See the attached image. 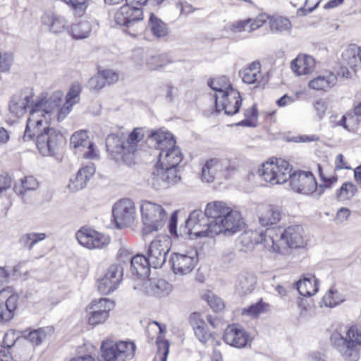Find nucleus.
I'll return each mask as SVG.
<instances>
[{
	"label": "nucleus",
	"instance_id": "4c0bfd02",
	"mask_svg": "<svg viewBox=\"0 0 361 361\" xmlns=\"http://www.w3.org/2000/svg\"><path fill=\"white\" fill-rule=\"evenodd\" d=\"M148 27L157 38L164 37L168 35L169 31L166 24L152 13H150Z\"/></svg>",
	"mask_w": 361,
	"mask_h": 361
},
{
	"label": "nucleus",
	"instance_id": "0eeeda50",
	"mask_svg": "<svg viewBox=\"0 0 361 361\" xmlns=\"http://www.w3.org/2000/svg\"><path fill=\"white\" fill-rule=\"evenodd\" d=\"M143 18L142 8L128 3L120 7L114 14L115 23L123 27V30L133 37L143 32Z\"/></svg>",
	"mask_w": 361,
	"mask_h": 361
},
{
	"label": "nucleus",
	"instance_id": "864d4df0",
	"mask_svg": "<svg viewBox=\"0 0 361 361\" xmlns=\"http://www.w3.org/2000/svg\"><path fill=\"white\" fill-rule=\"evenodd\" d=\"M319 173L320 178L322 181V183H321L319 186L318 196H320L324 192L325 189L330 188L333 184L337 182L338 177L336 176H333L329 178L324 177L322 171V168L319 165Z\"/></svg>",
	"mask_w": 361,
	"mask_h": 361
},
{
	"label": "nucleus",
	"instance_id": "0e129e2a",
	"mask_svg": "<svg viewBox=\"0 0 361 361\" xmlns=\"http://www.w3.org/2000/svg\"><path fill=\"white\" fill-rule=\"evenodd\" d=\"M12 61L11 55L6 53L2 54L0 52V72L7 71L12 63Z\"/></svg>",
	"mask_w": 361,
	"mask_h": 361
},
{
	"label": "nucleus",
	"instance_id": "72a5a7b5",
	"mask_svg": "<svg viewBox=\"0 0 361 361\" xmlns=\"http://www.w3.org/2000/svg\"><path fill=\"white\" fill-rule=\"evenodd\" d=\"M336 82V75L334 73L329 72L325 75H319L310 80L309 82V87L315 90L325 91L335 86Z\"/></svg>",
	"mask_w": 361,
	"mask_h": 361
},
{
	"label": "nucleus",
	"instance_id": "a878e982",
	"mask_svg": "<svg viewBox=\"0 0 361 361\" xmlns=\"http://www.w3.org/2000/svg\"><path fill=\"white\" fill-rule=\"evenodd\" d=\"M94 173L95 167L93 164L82 167L78 170L74 178H71L68 188L72 191L83 189Z\"/></svg>",
	"mask_w": 361,
	"mask_h": 361
},
{
	"label": "nucleus",
	"instance_id": "f257e3e1",
	"mask_svg": "<svg viewBox=\"0 0 361 361\" xmlns=\"http://www.w3.org/2000/svg\"><path fill=\"white\" fill-rule=\"evenodd\" d=\"M61 103L60 93H54L49 98L37 100L31 106L30 117L27 121L23 142L35 141L43 156L55 154L63 142V135L54 128H49V122L52 119Z\"/></svg>",
	"mask_w": 361,
	"mask_h": 361
},
{
	"label": "nucleus",
	"instance_id": "1a4fd4ad",
	"mask_svg": "<svg viewBox=\"0 0 361 361\" xmlns=\"http://www.w3.org/2000/svg\"><path fill=\"white\" fill-rule=\"evenodd\" d=\"M291 172L289 163L283 159L267 161L258 169L257 173L265 182L271 185L283 184L288 181Z\"/></svg>",
	"mask_w": 361,
	"mask_h": 361
},
{
	"label": "nucleus",
	"instance_id": "bf43d9fd",
	"mask_svg": "<svg viewBox=\"0 0 361 361\" xmlns=\"http://www.w3.org/2000/svg\"><path fill=\"white\" fill-rule=\"evenodd\" d=\"M313 106L317 117L321 120L326 115L329 108V102L324 99H319L314 102Z\"/></svg>",
	"mask_w": 361,
	"mask_h": 361
},
{
	"label": "nucleus",
	"instance_id": "7c9ffc66",
	"mask_svg": "<svg viewBox=\"0 0 361 361\" xmlns=\"http://www.w3.org/2000/svg\"><path fill=\"white\" fill-rule=\"evenodd\" d=\"M318 280L314 276L307 274L296 283V288L301 295L310 297L318 291Z\"/></svg>",
	"mask_w": 361,
	"mask_h": 361
},
{
	"label": "nucleus",
	"instance_id": "052dcab7",
	"mask_svg": "<svg viewBox=\"0 0 361 361\" xmlns=\"http://www.w3.org/2000/svg\"><path fill=\"white\" fill-rule=\"evenodd\" d=\"M105 81L104 76H102L99 71L96 75L89 80L88 85L93 90H99L106 85Z\"/></svg>",
	"mask_w": 361,
	"mask_h": 361
},
{
	"label": "nucleus",
	"instance_id": "f704fd0d",
	"mask_svg": "<svg viewBox=\"0 0 361 361\" xmlns=\"http://www.w3.org/2000/svg\"><path fill=\"white\" fill-rule=\"evenodd\" d=\"M240 75L245 83L252 85L259 82L262 78L260 63L259 62L252 63L249 67L240 72Z\"/></svg>",
	"mask_w": 361,
	"mask_h": 361
},
{
	"label": "nucleus",
	"instance_id": "603ef678",
	"mask_svg": "<svg viewBox=\"0 0 361 361\" xmlns=\"http://www.w3.org/2000/svg\"><path fill=\"white\" fill-rule=\"evenodd\" d=\"M102 359L108 361H118V354L115 348V344H102Z\"/></svg>",
	"mask_w": 361,
	"mask_h": 361
},
{
	"label": "nucleus",
	"instance_id": "cd10ccee",
	"mask_svg": "<svg viewBox=\"0 0 361 361\" xmlns=\"http://www.w3.org/2000/svg\"><path fill=\"white\" fill-rule=\"evenodd\" d=\"M315 67L314 59L310 55H299L291 63V68L298 75L309 74Z\"/></svg>",
	"mask_w": 361,
	"mask_h": 361
},
{
	"label": "nucleus",
	"instance_id": "ddd939ff",
	"mask_svg": "<svg viewBox=\"0 0 361 361\" xmlns=\"http://www.w3.org/2000/svg\"><path fill=\"white\" fill-rule=\"evenodd\" d=\"M180 180L178 169L155 165L152 173V184L156 190L167 188Z\"/></svg>",
	"mask_w": 361,
	"mask_h": 361
},
{
	"label": "nucleus",
	"instance_id": "09e8293b",
	"mask_svg": "<svg viewBox=\"0 0 361 361\" xmlns=\"http://www.w3.org/2000/svg\"><path fill=\"white\" fill-rule=\"evenodd\" d=\"M270 28L274 32L288 31L291 28V23L286 18L277 17L271 20Z\"/></svg>",
	"mask_w": 361,
	"mask_h": 361
},
{
	"label": "nucleus",
	"instance_id": "20e7f679",
	"mask_svg": "<svg viewBox=\"0 0 361 361\" xmlns=\"http://www.w3.org/2000/svg\"><path fill=\"white\" fill-rule=\"evenodd\" d=\"M262 238L268 245V250L281 253L282 250L303 247V228L300 225H291L285 229L267 228Z\"/></svg>",
	"mask_w": 361,
	"mask_h": 361
},
{
	"label": "nucleus",
	"instance_id": "6e6552de",
	"mask_svg": "<svg viewBox=\"0 0 361 361\" xmlns=\"http://www.w3.org/2000/svg\"><path fill=\"white\" fill-rule=\"evenodd\" d=\"M140 208L144 225L142 228L144 236L157 231L164 226L167 214L160 204L143 200L140 202Z\"/></svg>",
	"mask_w": 361,
	"mask_h": 361
},
{
	"label": "nucleus",
	"instance_id": "dca6fc26",
	"mask_svg": "<svg viewBox=\"0 0 361 361\" xmlns=\"http://www.w3.org/2000/svg\"><path fill=\"white\" fill-rule=\"evenodd\" d=\"M123 276V267L118 264L111 265L104 276L98 280V290L104 295L114 291L120 284Z\"/></svg>",
	"mask_w": 361,
	"mask_h": 361
},
{
	"label": "nucleus",
	"instance_id": "5701e85b",
	"mask_svg": "<svg viewBox=\"0 0 361 361\" xmlns=\"http://www.w3.org/2000/svg\"><path fill=\"white\" fill-rule=\"evenodd\" d=\"M71 144L76 150L84 152L82 154L84 158L93 159L96 157L94 143L90 140L86 130L75 133L71 137Z\"/></svg>",
	"mask_w": 361,
	"mask_h": 361
},
{
	"label": "nucleus",
	"instance_id": "c85d7f7f",
	"mask_svg": "<svg viewBox=\"0 0 361 361\" xmlns=\"http://www.w3.org/2000/svg\"><path fill=\"white\" fill-rule=\"evenodd\" d=\"M208 85L216 92L215 104L216 109L219 110L220 97L226 92L230 91V89L234 88L232 87L228 78L224 75L211 79L208 81Z\"/></svg>",
	"mask_w": 361,
	"mask_h": 361
},
{
	"label": "nucleus",
	"instance_id": "39448f33",
	"mask_svg": "<svg viewBox=\"0 0 361 361\" xmlns=\"http://www.w3.org/2000/svg\"><path fill=\"white\" fill-rule=\"evenodd\" d=\"M147 133L149 140L154 143L155 149L160 151L156 165L178 169V165L183 159V154L180 148L176 147L173 135L161 129L148 130Z\"/></svg>",
	"mask_w": 361,
	"mask_h": 361
},
{
	"label": "nucleus",
	"instance_id": "6ab92c4d",
	"mask_svg": "<svg viewBox=\"0 0 361 361\" xmlns=\"http://www.w3.org/2000/svg\"><path fill=\"white\" fill-rule=\"evenodd\" d=\"M32 99V90L29 88L14 94L9 102V111L15 116L20 118L27 112V109Z\"/></svg>",
	"mask_w": 361,
	"mask_h": 361
},
{
	"label": "nucleus",
	"instance_id": "f8f14e48",
	"mask_svg": "<svg viewBox=\"0 0 361 361\" xmlns=\"http://www.w3.org/2000/svg\"><path fill=\"white\" fill-rule=\"evenodd\" d=\"M289 185L298 193L310 195L317 192V184L310 171H298L288 173Z\"/></svg>",
	"mask_w": 361,
	"mask_h": 361
},
{
	"label": "nucleus",
	"instance_id": "4d7b16f0",
	"mask_svg": "<svg viewBox=\"0 0 361 361\" xmlns=\"http://www.w3.org/2000/svg\"><path fill=\"white\" fill-rule=\"evenodd\" d=\"M65 4L69 5L73 10L75 15L82 16L87 8L86 1H78V0H62Z\"/></svg>",
	"mask_w": 361,
	"mask_h": 361
},
{
	"label": "nucleus",
	"instance_id": "aec40b11",
	"mask_svg": "<svg viewBox=\"0 0 361 361\" xmlns=\"http://www.w3.org/2000/svg\"><path fill=\"white\" fill-rule=\"evenodd\" d=\"M233 171L236 170L234 165L230 164L228 160L211 159L206 161L202 169V180L207 183L214 181L218 171Z\"/></svg>",
	"mask_w": 361,
	"mask_h": 361
},
{
	"label": "nucleus",
	"instance_id": "a19ab883",
	"mask_svg": "<svg viewBox=\"0 0 361 361\" xmlns=\"http://www.w3.org/2000/svg\"><path fill=\"white\" fill-rule=\"evenodd\" d=\"M115 348L118 354V361H125L133 357L135 345L133 342L120 341L115 344Z\"/></svg>",
	"mask_w": 361,
	"mask_h": 361
},
{
	"label": "nucleus",
	"instance_id": "e2e57ef3",
	"mask_svg": "<svg viewBox=\"0 0 361 361\" xmlns=\"http://www.w3.org/2000/svg\"><path fill=\"white\" fill-rule=\"evenodd\" d=\"M73 104L74 102L68 104L66 102L63 106H59V109L56 110V112L54 116V117H57L58 121H63L66 118V116L70 113Z\"/></svg>",
	"mask_w": 361,
	"mask_h": 361
},
{
	"label": "nucleus",
	"instance_id": "473e14b6",
	"mask_svg": "<svg viewBox=\"0 0 361 361\" xmlns=\"http://www.w3.org/2000/svg\"><path fill=\"white\" fill-rule=\"evenodd\" d=\"M255 276L252 273L246 271L240 273L235 281V288L242 295L251 293L255 289Z\"/></svg>",
	"mask_w": 361,
	"mask_h": 361
},
{
	"label": "nucleus",
	"instance_id": "13d9d810",
	"mask_svg": "<svg viewBox=\"0 0 361 361\" xmlns=\"http://www.w3.org/2000/svg\"><path fill=\"white\" fill-rule=\"evenodd\" d=\"M109 317V314L105 311L99 312L98 310H91L88 318V322L90 325L95 326L103 323Z\"/></svg>",
	"mask_w": 361,
	"mask_h": 361
},
{
	"label": "nucleus",
	"instance_id": "37998d69",
	"mask_svg": "<svg viewBox=\"0 0 361 361\" xmlns=\"http://www.w3.org/2000/svg\"><path fill=\"white\" fill-rule=\"evenodd\" d=\"M357 188L351 182H345L341 187L336 190V196L338 200L345 201L351 199L357 192Z\"/></svg>",
	"mask_w": 361,
	"mask_h": 361
},
{
	"label": "nucleus",
	"instance_id": "de8ad7c7",
	"mask_svg": "<svg viewBox=\"0 0 361 361\" xmlns=\"http://www.w3.org/2000/svg\"><path fill=\"white\" fill-rule=\"evenodd\" d=\"M245 118L237 123V126L246 127H255L257 123V110L254 105L245 111Z\"/></svg>",
	"mask_w": 361,
	"mask_h": 361
},
{
	"label": "nucleus",
	"instance_id": "f3484780",
	"mask_svg": "<svg viewBox=\"0 0 361 361\" xmlns=\"http://www.w3.org/2000/svg\"><path fill=\"white\" fill-rule=\"evenodd\" d=\"M76 238L82 246L89 248H102L109 243V238L87 227L81 228L76 233Z\"/></svg>",
	"mask_w": 361,
	"mask_h": 361
},
{
	"label": "nucleus",
	"instance_id": "4be33fe9",
	"mask_svg": "<svg viewBox=\"0 0 361 361\" xmlns=\"http://www.w3.org/2000/svg\"><path fill=\"white\" fill-rule=\"evenodd\" d=\"M223 338L226 343L236 348H243L247 345L250 335L241 326L233 324L225 329Z\"/></svg>",
	"mask_w": 361,
	"mask_h": 361
},
{
	"label": "nucleus",
	"instance_id": "79ce46f5",
	"mask_svg": "<svg viewBox=\"0 0 361 361\" xmlns=\"http://www.w3.org/2000/svg\"><path fill=\"white\" fill-rule=\"evenodd\" d=\"M45 238L46 234L44 233H29L22 235L19 242L23 247L31 250L36 243Z\"/></svg>",
	"mask_w": 361,
	"mask_h": 361
},
{
	"label": "nucleus",
	"instance_id": "c756f323",
	"mask_svg": "<svg viewBox=\"0 0 361 361\" xmlns=\"http://www.w3.org/2000/svg\"><path fill=\"white\" fill-rule=\"evenodd\" d=\"M264 233L265 231L263 230L246 231L240 235L239 240L240 244L247 249L252 248L255 244H263L268 249L266 241L262 239L264 238L263 236Z\"/></svg>",
	"mask_w": 361,
	"mask_h": 361
},
{
	"label": "nucleus",
	"instance_id": "412c9836",
	"mask_svg": "<svg viewBox=\"0 0 361 361\" xmlns=\"http://www.w3.org/2000/svg\"><path fill=\"white\" fill-rule=\"evenodd\" d=\"M119 260L123 262H130V266L133 274L137 275L140 278L148 277L150 272L151 262L147 257L137 254L131 257L128 255H123L121 252Z\"/></svg>",
	"mask_w": 361,
	"mask_h": 361
},
{
	"label": "nucleus",
	"instance_id": "a211bd4d",
	"mask_svg": "<svg viewBox=\"0 0 361 361\" xmlns=\"http://www.w3.org/2000/svg\"><path fill=\"white\" fill-rule=\"evenodd\" d=\"M112 214L118 226L130 224L134 219V203L129 199L121 200L114 205Z\"/></svg>",
	"mask_w": 361,
	"mask_h": 361
},
{
	"label": "nucleus",
	"instance_id": "6e6d98bb",
	"mask_svg": "<svg viewBox=\"0 0 361 361\" xmlns=\"http://www.w3.org/2000/svg\"><path fill=\"white\" fill-rule=\"evenodd\" d=\"M205 297L208 305L214 312H220L224 309V303L218 296L209 293Z\"/></svg>",
	"mask_w": 361,
	"mask_h": 361
},
{
	"label": "nucleus",
	"instance_id": "69168bd1",
	"mask_svg": "<svg viewBox=\"0 0 361 361\" xmlns=\"http://www.w3.org/2000/svg\"><path fill=\"white\" fill-rule=\"evenodd\" d=\"M12 348L0 344V361H16L12 355Z\"/></svg>",
	"mask_w": 361,
	"mask_h": 361
},
{
	"label": "nucleus",
	"instance_id": "a18cd8bd",
	"mask_svg": "<svg viewBox=\"0 0 361 361\" xmlns=\"http://www.w3.org/2000/svg\"><path fill=\"white\" fill-rule=\"evenodd\" d=\"M171 63V61L166 55L161 54L148 58L147 60V66L151 71H159Z\"/></svg>",
	"mask_w": 361,
	"mask_h": 361
},
{
	"label": "nucleus",
	"instance_id": "ea45409f",
	"mask_svg": "<svg viewBox=\"0 0 361 361\" xmlns=\"http://www.w3.org/2000/svg\"><path fill=\"white\" fill-rule=\"evenodd\" d=\"M90 32L91 25L88 21H81L78 23L73 24L70 30V33L72 37L77 39L88 37Z\"/></svg>",
	"mask_w": 361,
	"mask_h": 361
},
{
	"label": "nucleus",
	"instance_id": "b1692460",
	"mask_svg": "<svg viewBox=\"0 0 361 361\" xmlns=\"http://www.w3.org/2000/svg\"><path fill=\"white\" fill-rule=\"evenodd\" d=\"M242 102L240 92L236 89H230L220 97L219 105L226 115L233 116L238 113Z\"/></svg>",
	"mask_w": 361,
	"mask_h": 361
},
{
	"label": "nucleus",
	"instance_id": "680f3d73",
	"mask_svg": "<svg viewBox=\"0 0 361 361\" xmlns=\"http://www.w3.org/2000/svg\"><path fill=\"white\" fill-rule=\"evenodd\" d=\"M263 305L261 302L250 305L247 309L243 310V314L250 317H257L263 311Z\"/></svg>",
	"mask_w": 361,
	"mask_h": 361
},
{
	"label": "nucleus",
	"instance_id": "5fc2aeb1",
	"mask_svg": "<svg viewBox=\"0 0 361 361\" xmlns=\"http://www.w3.org/2000/svg\"><path fill=\"white\" fill-rule=\"evenodd\" d=\"M47 334L45 331L42 329H38L30 331L27 338L32 345H39L45 340Z\"/></svg>",
	"mask_w": 361,
	"mask_h": 361
},
{
	"label": "nucleus",
	"instance_id": "e433bc0d",
	"mask_svg": "<svg viewBox=\"0 0 361 361\" xmlns=\"http://www.w3.org/2000/svg\"><path fill=\"white\" fill-rule=\"evenodd\" d=\"M195 337L203 345H206L212 338V334L202 319L196 320L192 324Z\"/></svg>",
	"mask_w": 361,
	"mask_h": 361
},
{
	"label": "nucleus",
	"instance_id": "58836bf2",
	"mask_svg": "<svg viewBox=\"0 0 361 361\" xmlns=\"http://www.w3.org/2000/svg\"><path fill=\"white\" fill-rule=\"evenodd\" d=\"M38 187V181L33 176H25L16 183L13 187L15 192L23 197L27 191L35 190Z\"/></svg>",
	"mask_w": 361,
	"mask_h": 361
},
{
	"label": "nucleus",
	"instance_id": "3c124183",
	"mask_svg": "<svg viewBox=\"0 0 361 361\" xmlns=\"http://www.w3.org/2000/svg\"><path fill=\"white\" fill-rule=\"evenodd\" d=\"M114 302L107 298H101L98 301H93L90 307V310H98L99 312L105 311L109 314V311L114 307Z\"/></svg>",
	"mask_w": 361,
	"mask_h": 361
},
{
	"label": "nucleus",
	"instance_id": "49530a36",
	"mask_svg": "<svg viewBox=\"0 0 361 361\" xmlns=\"http://www.w3.org/2000/svg\"><path fill=\"white\" fill-rule=\"evenodd\" d=\"M345 300L343 295L332 288L324 295L322 301L326 307H334Z\"/></svg>",
	"mask_w": 361,
	"mask_h": 361
},
{
	"label": "nucleus",
	"instance_id": "9b49d317",
	"mask_svg": "<svg viewBox=\"0 0 361 361\" xmlns=\"http://www.w3.org/2000/svg\"><path fill=\"white\" fill-rule=\"evenodd\" d=\"M211 224L205 212H203L200 209L194 210L185 221V228L188 229L186 233L196 237L213 238L214 234L210 232Z\"/></svg>",
	"mask_w": 361,
	"mask_h": 361
},
{
	"label": "nucleus",
	"instance_id": "c9c22d12",
	"mask_svg": "<svg viewBox=\"0 0 361 361\" xmlns=\"http://www.w3.org/2000/svg\"><path fill=\"white\" fill-rule=\"evenodd\" d=\"M281 211L279 208L269 205L259 216V221L263 226L276 224L281 219Z\"/></svg>",
	"mask_w": 361,
	"mask_h": 361
},
{
	"label": "nucleus",
	"instance_id": "bb28decb",
	"mask_svg": "<svg viewBox=\"0 0 361 361\" xmlns=\"http://www.w3.org/2000/svg\"><path fill=\"white\" fill-rule=\"evenodd\" d=\"M145 292L155 297H162L169 293L171 285L165 280L160 279H147L143 284Z\"/></svg>",
	"mask_w": 361,
	"mask_h": 361
},
{
	"label": "nucleus",
	"instance_id": "4468645a",
	"mask_svg": "<svg viewBox=\"0 0 361 361\" xmlns=\"http://www.w3.org/2000/svg\"><path fill=\"white\" fill-rule=\"evenodd\" d=\"M198 257L196 250H192L187 254L173 253L170 263L175 274L185 275L190 273L197 263Z\"/></svg>",
	"mask_w": 361,
	"mask_h": 361
},
{
	"label": "nucleus",
	"instance_id": "338daca9",
	"mask_svg": "<svg viewBox=\"0 0 361 361\" xmlns=\"http://www.w3.org/2000/svg\"><path fill=\"white\" fill-rule=\"evenodd\" d=\"M106 85H111L116 82L118 80V75L111 70H104L100 71Z\"/></svg>",
	"mask_w": 361,
	"mask_h": 361
},
{
	"label": "nucleus",
	"instance_id": "8fccbe9b",
	"mask_svg": "<svg viewBox=\"0 0 361 361\" xmlns=\"http://www.w3.org/2000/svg\"><path fill=\"white\" fill-rule=\"evenodd\" d=\"M357 56L359 57V47L355 44H350L348 46V47L342 54L343 59L350 66L355 65Z\"/></svg>",
	"mask_w": 361,
	"mask_h": 361
},
{
	"label": "nucleus",
	"instance_id": "2f4dec72",
	"mask_svg": "<svg viewBox=\"0 0 361 361\" xmlns=\"http://www.w3.org/2000/svg\"><path fill=\"white\" fill-rule=\"evenodd\" d=\"M18 300V296L13 294L5 302H0V323L8 322L13 319Z\"/></svg>",
	"mask_w": 361,
	"mask_h": 361
},
{
	"label": "nucleus",
	"instance_id": "393cba45",
	"mask_svg": "<svg viewBox=\"0 0 361 361\" xmlns=\"http://www.w3.org/2000/svg\"><path fill=\"white\" fill-rule=\"evenodd\" d=\"M41 23L47 27L49 32L54 34L62 33L68 30V21L63 16L51 11H46L41 16Z\"/></svg>",
	"mask_w": 361,
	"mask_h": 361
},
{
	"label": "nucleus",
	"instance_id": "c03bdc74",
	"mask_svg": "<svg viewBox=\"0 0 361 361\" xmlns=\"http://www.w3.org/2000/svg\"><path fill=\"white\" fill-rule=\"evenodd\" d=\"M353 118V115L351 111H348L341 116L338 113H334L329 116V124L332 128L342 127L345 130L350 131L349 126L347 124V119Z\"/></svg>",
	"mask_w": 361,
	"mask_h": 361
},
{
	"label": "nucleus",
	"instance_id": "423d86ee",
	"mask_svg": "<svg viewBox=\"0 0 361 361\" xmlns=\"http://www.w3.org/2000/svg\"><path fill=\"white\" fill-rule=\"evenodd\" d=\"M334 347L346 361H357L360 358L357 345H361V327L351 326L344 337L339 333H334L331 337Z\"/></svg>",
	"mask_w": 361,
	"mask_h": 361
},
{
	"label": "nucleus",
	"instance_id": "f03ea898",
	"mask_svg": "<svg viewBox=\"0 0 361 361\" xmlns=\"http://www.w3.org/2000/svg\"><path fill=\"white\" fill-rule=\"evenodd\" d=\"M204 211L212 223L210 232L214 234V236L221 233L232 235L240 231L243 225L240 213L233 210L224 202H209Z\"/></svg>",
	"mask_w": 361,
	"mask_h": 361
},
{
	"label": "nucleus",
	"instance_id": "9d476101",
	"mask_svg": "<svg viewBox=\"0 0 361 361\" xmlns=\"http://www.w3.org/2000/svg\"><path fill=\"white\" fill-rule=\"evenodd\" d=\"M171 240L166 235H159L151 242L147 250V257L153 268L162 267L171 249Z\"/></svg>",
	"mask_w": 361,
	"mask_h": 361
},
{
	"label": "nucleus",
	"instance_id": "7ed1b4c3",
	"mask_svg": "<svg viewBox=\"0 0 361 361\" xmlns=\"http://www.w3.org/2000/svg\"><path fill=\"white\" fill-rule=\"evenodd\" d=\"M144 137L143 129L135 128L129 135L123 132L111 133L106 138V152L111 159L127 165L134 163L137 142Z\"/></svg>",
	"mask_w": 361,
	"mask_h": 361
},
{
	"label": "nucleus",
	"instance_id": "2eb2a0df",
	"mask_svg": "<svg viewBox=\"0 0 361 361\" xmlns=\"http://www.w3.org/2000/svg\"><path fill=\"white\" fill-rule=\"evenodd\" d=\"M163 328L157 322L149 324L146 329L149 342L156 338L155 343L157 346V353L154 358L156 361H166L169 352V342L167 340H163Z\"/></svg>",
	"mask_w": 361,
	"mask_h": 361
},
{
	"label": "nucleus",
	"instance_id": "774afa93",
	"mask_svg": "<svg viewBox=\"0 0 361 361\" xmlns=\"http://www.w3.org/2000/svg\"><path fill=\"white\" fill-rule=\"evenodd\" d=\"M16 340L17 337L15 332L9 331L4 334L2 345L7 346V348H13Z\"/></svg>",
	"mask_w": 361,
	"mask_h": 361
}]
</instances>
